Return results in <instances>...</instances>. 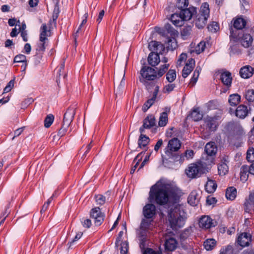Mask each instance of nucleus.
<instances>
[{"label": "nucleus", "mask_w": 254, "mask_h": 254, "mask_svg": "<svg viewBox=\"0 0 254 254\" xmlns=\"http://www.w3.org/2000/svg\"><path fill=\"white\" fill-rule=\"evenodd\" d=\"M164 28L165 32H166L167 33L170 34L171 36L175 35L176 33V31L169 23L166 24Z\"/></svg>", "instance_id": "43"}, {"label": "nucleus", "mask_w": 254, "mask_h": 254, "mask_svg": "<svg viewBox=\"0 0 254 254\" xmlns=\"http://www.w3.org/2000/svg\"><path fill=\"white\" fill-rule=\"evenodd\" d=\"M181 146L180 141L177 138H174L169 141L165 151V156H162L164 163H167L169 159H175L178 156L177 151Z\"/></svg>", "instance_id": "3"}, {"label": "nucleus", "mask_w": 254, "mask_h": 254, "mask_svg": "<svg viewBox=\"0 0 254 254\" xmlns=\"http://www.w3.org/2000/svg\"><path fill=\"white\" fill-rule=\"evenodd\" d=\"M247 168L249 173L254 175V163H252L250 166L247 165Z\"/></svg>", "instance_id": "64"}, {"label": "nucleus", "mask_w": 254, "mask_h": 254, "mask_svg": "<svg viewBox=\"0 0 254 254\" xmlns=\"http://www.w3.org/2000/svg\"><path fill=\"white\" fill-rule=\"evenodd\" d=\"M199 194L195 190L192 191L188 198V203L192 206H196L199 201Z\"/></svg>", "instance_id": "24"}, {"label": "nucleus", "mask_w": 254, "mask_h": 254, "mask_svg": "<svg viewBox=\"0 0 254 254\" xmlns=\"http://www.w3.org/2000/svg\"><path fill=\"white\" fill-rule=\"evenodd\" d=\"M226 160L223 159L218 165V174L220 176L225 175L228 172V166L225 162Z\"/></svg>", "instance_id": "30"}, {"label": "nucleus", "mask_w": 254, "mask_h": 254, "mask_svg": "<svg viewBox=\"0 0 254 254\" xmlns=\"http://www.w3.org/2000/svg\"><path fill=\"white\" fill-rule=\"evenodd\" d=\"M220 80L223 84L228 87L231 86L232 77L231 73L229 71H225L221 73Z\"/></svg>", "instance_id": "23"}, {"label": "nucleus", "mask_w": 254, "mask_h": 254, "mask_svg": "<svg viewBox=\"0 0 254 254\" xmlns=\"http://www.w3.org/2000/svg\"><path fill=\"white\" fill-rule=\"evenodd\" d=\"M164 51L165 47L164 45L160 42L158 46L157 47L156 50L154 51V52L158 55H162Z\"/></svg>", "instance_id": "56"}, {"label": "nucleus", "mask_w": 254, "mask_h": 254, "mask_svg": "<svg viewBox=\"0 0 254 254\" xmlns=\"http://www.w3.org/2000/svg\"><path fill=\"white\" fill-rule=\"evenodd\" d=\"M75 114V108H68L64 115L63 124L66 127H69L74 119Z\"/></svg>", "instance_id": "10"}, {"label": "nucleus", "mask_w": 254, "mask_h": 254, "mask_svg": "<svg viewBox=\"0 0 254 254\" xmlns=\"http://www.w3.org/2000/svg\"><path fill=\"white\" fill-rule=\"evenodd\" d=\"M217 187L216 183L212 180L208 179L205 185V189L208 193L214 192Z\"/></svg>", "instance_id": "28"}, {"label": "nucleus", "mask_w": 254, "mask_h": 254, "mask_svg": "<svg viewBox=\"0 0 254 254\" xmlns=\"http://www.w3.org/2000/svg\"><path fill=\"white\" fill-rule=\"evenodd\" d=\"M140 133L138 140V147L141 148L146 147L150 141V139L148 137L143 134V133Z\"/></svg>", "instance_id": "31"}, {"label": "nucleus", "mask_w": 254, "mask_h": 254, "mask_svg": "<svg viewBox=\"0 0 254 254\" xmlns=\"http://www.w3.org/2000/svg\"><path fill=\"white\" fill-rule=\"evenodd\" d=\"M213 224L214 223H198L199 227L204 229H209L212 226L215 227V225H213Z\"/></svg>", "instance_id": "61"}, {"label": "nucleus", "mask_w": 254, "mask_h": 254, "mask_svg": "<svg viewBox=\"0 0 254 254\" xmlns=\"http://www.w3.org/2000/svg\"><path fill=\"white\" fill-rule=\"evenodd\" d=\"M90 217L97 222H102L105 221V215L102 212L99 207L91 209L90 212Z\"/></svg>", "instance_id": "8"}, {"label": "nucleus", "mask_w": 254, "mask_h": 254, "mask_svg": "<svg viewBox=\"0 0 254 254\" xmlns=\"http://www.w3.org/2000/svg\"><path fill=\"white\" fill-rule=\"evenodd\" d=\"M47 41H40V43L38 45V48L37 49L40 54H43L45 50V44Z\"/></svg>", "instance_id": "60"}, {"label": "nucleus", "mask_w": 254, "mask_h": 254, "mask_svg": "<svg viewBox=\"0 0 254 254\" xmlns=\"http://www.w3.org/2000/svg\"><path fill=\"white\" fill-rule=\"evenodd\" d=\"M248 173L247 165L242 166L240 169V180L241 181L245 182L247 180L249 176Z\"/></svg>", "instance_id": "32"}, {"label": "nucleus", "mask_w": 254, "mask_h": 254, "mask_svg": "<svg viewBox=\"0 0 254 254\" xmlns=\"http://www.w3.org/2000/svg\"><path fill=\"white\" fill-rule=\"evenodd\" d=\"M156 213L155 206L151 203L146 204L143 208V214L147 219L152 218Z\"/></svg>", "instance_id": "14"}, {"label": "nucleus", "mask_w": 254, "mask_h": 254, "mask_svg": "<svg viewBox=\"0 0 254 254\" xmlns=\"http://www.w3.org/2000/svg\"><path fill=\"white\" fill-rule=\"evenodd\" d=\"M247 24V21L241 17H238L232 19L229 25L230 39L235 42L239 41L241 38L240 30L244 28Z\"/></svg>", "instance_id": "2"}, {"label": "nucleus", "mask_w": 254, "mask_h": 254, "mask_svg": "<svg viewBox=\"0 0 254 254\" xmlns=\"http://www.w3.org/2000/svg\"><path fill=\"white\" fill-rule=\"evenodd\" d=\"M209 43L206 41H201L196 47L195 51L197 54L203 52L207 45L209 46Z\"/></svg>", "instance_id": "36"}, {"label": "nucleus", "mask_w": 254, "mask_h": 254, "mask_svg": "<svg viewBox=\"0 0 254 254\" xmlns=\"http://www.w3.org/2000/svg\"><path fill=\"white\" fill-rule=\"evenodd\" d=\"M204 123L209 131H215L218 125L216 117H207L204 119Z\"/></svg>", "instance_id": "13"}, {"label": "nucleus", "mask_w": 254, "mask_h": 254, "mask_svg": "<svg viewBox=\"0 0 254 254\" xmlns=\"http://www.w3.org/2000/svg\"><path fill=\"white\" fill-rule=\"evenodd\" d=\"M225 195L227 199L234 200L237 196V189L234 187L228 188L226 190Z\"/></svg>", "instance_id": "27"}, {"label": "nucleus", "mask_w": 254, "mask_h": 254, "mask_svg": "<svg viewBox=\"0 0 254 254\" xmlns=\"http://www.w3.org/2000/svg\"><path fill=\"white\" fill-rule=\"evenodd\" d=\"M8 212L6 209L4 212L2 214V215L0 217V222H3L6 219L8 218Z\"/></svg>", "instance_id": "62"}, {"label": "nucleus", "mask_w": 254, "mask_h": 254, "mask_svg": "<svg viewBox=\"0 0 254 254\" xmlns=\"http://www.w3.org/2000/svg\"><path fill=\"white\" fill-rule=\"evenodd\" d=\"M216 245V241L214 239H208L204 241L203 246L207 251L212 250Z\"/></svg>", "instance_id": "34"}, {"label": "nucleus", "mask_w": 254, "mask_h": 254, "mask_svg": "<svg viewBox=\"0 0 254 254\" xmlns=\"http://www.w3.org/2000/svg\"><path fill=\"white\" fill-rule=\"evenodd\" d=\"M14 86V80H11L3 89V93H7L11 91Z\"/></svg>", "instance_id": "57"}, {"label": "nucleus", "mask_w": 254, "mask_h": 254, "mask_svg": "<svg viewBox=\"0 0 254 254\" xmlns=\"http://www.w3.org/2000/svg\"><path fill=\"white\" fill-rule=\"evenodd\" d=\"M168 114L166 112H163L161 114L158 122L160 127H164L168 122Z\"/></svg>", "instance_id": "35"}, {"label": "nucleus", "mask_w": 254, "mask_h": 254, "mask_svg": "<svg viewBox=\"0 0 254 254\" xmlns=\"http://www.w3.org/2000/svg\"><path fill=\"white\" fill-rule=\"evenodd\" d=\"M220 220L219 219L211 218L208 215H202L201 217L199 218L198 222H212V221H215L216 222L217 221H219Z\"/></svg>", "instance_id": "39"}, {"label": "nucleus", "mask_w": 254, "mask_h": 254, "mask_svg": "<svg viewBox=\"0 0 254 254\" xmlns=\"http://www.w3.org/2000/svg\"><path fill=\"white\" fill-rule=\"evenodd\" d=\"M250 111L247 106L240 105L235 110V115L240 119H244L247 116Z\"/></svg>", "instance_id": "20"}, {"label": "nucleus", "mask_w": 254, "mask_h": 254, "mask_svg": "<svg viewBox=\"0 0 254 254\" xmlns=\"http://www.w3.org/2000/svg\"><path fill=\"white\" fill-rule=\"evenodd\" d=\"M175 84L173 83H169L166 85H165L163 89V92L164 93H170L172 91H173L175 87Z\"/></svg>", "instance_id": "52"}, {"label": "nucleus", "mask_w": 254, "mask_h": 254, "mask_svg": "<svg viewBox=\"0 0 254 254\" xmlns=\"http://www.w3.org/2000/svg\"><path fill=\"white\" fill-rule=\"evenodd\" d=\"M216 201V199L213 197H208L206 199V202L208 205L213 204L215 203Z\"/></svg>", "instance_id": "63"}, {"label": "nucleus", "mask_w": 254, "mask_h": 254, "mask_svg": "<svg viewBox=\"0 0 254 254\" xmlns=\"http://www.w3.org/2000/svg\"><path fill=\"white\" fill-rule=\"evenodd\" d=\"M54 119L53 115L50 114L48 115L44 120V126L46 127H50L52 124Z\"/></svg>", "instance_id": "45"}, {"label": "nucleus", "mask_w": 254, "mask_h": 254, "mask_svg": "<svg viewBox=\"0 0 254 254\" xmlns=\"http://www.w3.org/2000/svg\"><path fill=\"white\" fill-rule=\"evenodd\" d=\"M176 78V71L170 69L166 74V79L169 82H172Z\"/></svg>", "instance_id": "38"}, {"label": "nucleus", "mask_w": 254, "mask_h": 254, "mask_svg": "<svg viewBox=\"0 0 254 254\" xmlns=\"http://www.w3.org/2000/svg\"><path fill=\"white\" fill-rule=\"evenodd\" d=\"M187 59V55L185 53H182L180 56V57L177 62V66H181L183 62H185Z\"/></svg>", "instance_id": "59"}, {"label": "nucleus", "mask_w": 254, "mask_h": 254, "mask_svg": "<svg viewBox=\"0 0 254 254\" xmlns=\"http://www.w3.org/2000/svg\"><path fill=\"white\" fill-rule=\"evenodd\" d=\"M159 89V87L158 85H156L153 93L152 97L151 98L148 99L142 107V111L143 112H146L154 104L156 99Z\"/></svg>", "instance_id": "18"}, {"label": "nucleus", "mask_w": 254, "mask_h": 254, "mask_svg": "<svg viewBox=\"0 0 254 254\" xmlns=\"http://www.w3.org/2000/svg\"><path fill=\"white\" fill-rule=\"evenodd\" d=\"M143 254H162V249L160 247L158 250L155 251L151 248H147L143 251Z\"/></svg>", "instance_id": "46"}, {"label": "nucleus", "mask_w": 254, "mask_h": 254, "mask_svg": "<svg viewBox=\"0 0 254 254\" xmlns=\"http://www.w3.org/2000/svg\"><path fill=\"white\" fill-rule=\"evenodd\" d=\"M253 201H253L252 199H250V198L249 197V199L246 200V201L245 202L244 204V209L246 212H249L251 210L253 205L252 202Z\"/></svg>", "instance_id": "48"}, {"label": "nucleus", "mask_w": 254, "mask_h": 254, "mask_svg": "<svg viewBox=\"0 0 254 254\" xmlns=\"http://www.w3.org/2000/svg\"><path fill=\"white\" fill-rule=\"evenodd\" d=\"M140 74L142 78L147 80H153L157 77L155 70L149 66H143L141 69Z\"/></svg>", "instance_id": "7"}, {"label": "nucleus", "mask_w": 254, "mask_h": 254, "mask_svg": "<svg viewBox=\"0 0 254 254\" xmlns=\"http://www.w3.org/2000/svg\"><path fill=\"white\" fill-rule=\"evenodd\" d=\"M14 63H24V68H25L27 64L26 62V57L25 55L20 54L16 56L14 58Z\"/></svg>", "instance_id": "40"}, {"label": "nucleus", "mask_w": 254, "mask_h": 254, "mask_svg": "<svg viewBox=\"0 0 254 254\" xmlns=\"http://www.w3.org/2000/svg\"><path fill=\"white\" fill-rule=\"evenodd\" d=\"M51 36V27H48L47 24H42L40 28V41H48V37Z\"/></svg>", "instance_id": "15"}, {"label": "nucleus", "mask_w": 254, "mask_h": 254, "mask_svg": "<svg viewBox=\"0 0 254 254\" xmlns=\"http://www.w3.org/2000/svg\"><path fill=\"white\" fill-rule=\"evenodd\" d=\"M189 117L194 122H197L202 119L203 115L200 113L199 108H196L191 111Z\"/></svg>", "instance_id": "29"}, {"label": "nucleus", "mask_w": 254, "mask_h": 254, "mask_svg": "<svg viewBox=\"0 0 254 254\" xmlns=\"http://www.w3.org/2000/svg\"><path fill=\"white\" fill-rule=\"evenodd\" d=\"M241 101V96L238 94H234L230 95L229 103L231 106H236Z\"/></svg>", "instance_id": "33"}, {"label": "nucleus", "mask_w": 254, "mask_h": 254, "mask_svg": "<svg viewBox=\"0 0 254 254\" xmlns=\"http://www.w3.org/2000/svg\"><path fill=\"white\" fill-rule=\"evenodd\" d=\"M188 0H178L176 5L179 9H181L188 6Z\"/></svg>", "instance_id": "50"}, {"label": "nucleus", "mask_w": 254, "mask_h": 254, "mask_svg": "<svg viewBox=\"0 0 254 254\" xmlns=\"http://www.w3.org/2000/svg\"><path fill=\"white\" fill-rule=\"evenodd\" d=\"M252 241V237L247 233H241L237 238L238 244L242 247L249 246Z\"/></svg>", "instance_id": "11"}, {"label": "nucleus", "mask_w": 254, "mask_h": 254, "mask_svg": "<svg viewBox=\"0 0 254 254\" xmlns=\"http://www.w3.org/2000/svg\"><path fill=\"white\" fill-rule=\"evenodd\" d=\"M195 61L194 59L190 58L189 59L187 63L182 70V76L186 78L190 73L194 67Z\"/></svg>", "instance_id": "17"}, {"label": "nucleus", "mask_w": 254, "mask_h": 254, "mask_svg": "<svg viewBox=\"0 0 254 254\" xmlns=\"http://www.w3.org/2000/svg\"><path fill=\"white\" fill-rule=\"evenodd\" d=\"M245 98L249 102H253L254 101V90H248L245 94Z\"/></svg>", "instance_id": "44"}, {"label": "nucleus", "mask_w": 254, "mask_h": 254, "mask_svg": "<svg viewBox=\"0 0 254 254\" xmlns=\"http://www.w3.org/2000/svg\"><path fill=\"white\" fill-rule=\"evenodd\" d=\"M143 154H144V152H143V151L139 153L134 158L133 162H135L136 161H136L135 164L131 168V170H130V174H133L134 172H135L136 169L137 168V166H138V165L139 164L140 161L142 159V155Z\"/></svg>", "instance_id": "37"}, {"label": "nucleus", "mask_w": 254, "mask_h": 254, "mask_svg": "<svg viewBox=\"0 0 254 254\" xmlns=\"http://www.w3.org/2000/svg\"><path fill=\"white\" fill-rule=\"evenodd\" d=\"M177 245L178 243L175 239L166 238L164 244L165 251L167 253L174 251L177 248Z\"/></svg>", "instance_id": "16"}, {"label": "nucleus", "mask_w": 254, "mask_h": 254, "mask_svg": "<svg viewBox=\"0 0 254 254\" xmlns=\"http://www.w3.org/2000/svg\"><path fill=\"white\" fill-rule=\"evenodd\" d=\"M159 43L160 42L155 41H151L148 44L149 49L152 52H154V51L156 50L157 47L158 46Z\"/></svg>", "instance_id": "55"}, {"label": "nucleus", "mask_w": 254, "mask_h": 254, "mask_svg": "<svg viewBox=\"0 0 254 254\" xmlns=\"http://www.w3.org/2000/svg\"><path fill=\"white\" fill-rule=\"evenodd\" d=\"M204 151L208 156L213 157L217 153V147L214 142H209L205 145Z\"/></svg>", "instance_id": "19"}, {"label": "nucleus", "mask_w": 254, "mask_h": 254, "mask_svg": "<svg viewBox=\"0 0 254 254\" xmlns=\"http://www.w3.org/2000/svg\"><path fill=\"white\" fill-rule=\"evenodd\" d=\"M121 254H127L128 252V245L127 241L122 242L121 244Z\"/></svg>", "instance_id": "53"}, {"label": "nucleus", "mask_w": 254, "mask_h": 254, "mask_svg": "<svg viewBox=\"0 0 254 254\" xmlns=\"http://www.w3.org/2000/svg\"><path fill=\"white\" fill-rule=\"evenodd\" d=\"M88 13H85L84 14V19H83L81 23L80 24L78 30H77V31L76 32V33L74 34V42H75V45H76V42H77V37L78 36V33H79V31L80 30L82 26L83 25H84V24H86V23L87 22V17H88Z\"/></svg>", "instance_id": "41"}, {"label": "nucleus", "mask_w": 254, "mask_h": 254, "mask_svg": "<svg viewBox=\"0 0 254 254\" xmlns=\"http://www.w3.org/2000/svg\"><path fill=\"white\" fill-rule=\"evenodd\" d=\"M207 28L209 31L215 33L219 29V24L216 22L213 21L208 25Z\"/></svg>", "instance_id": "42"}, {"label": "nucleus", "mask_w": 254, "mask_h": 254, "mask_svg": "<svg viewBox=\"0 0 254 254\" xmlns=\"http://www.w3.org/2000/svg\"><path fill=\"white\" fill-rule=\"evenodd\" d=\"M192 29L190 26L185 27L181 31V35L183 36H188L190 35Z\"/></svg>", "instance_id": "51"}, {"label": "nucleus", "mask_w": 254, "mask_h": 254, "mask_svg": "<svg viewBox=\"0 0 254 254\" xmlns=\"http://www.w3.org/2000/svg\"><path fill=\"white\" fill-rule=\"evenodd\" d=\"M96 202L97 204L102 205L105 203L106 198L102 194H97L95 196Z\"/></svg>", "instance_id": "49"}, {"label": "nucleus", "mask_w": 254, "mask_h": 254, "mask_svg": "<svg viewBox=\"0 0 254 254\" xmlns=\"http://www.w3.org/2000/svg\"><path fill=\"white\" fill-rule=\"evenodd\" d=\"M169 64H165L161 66L158 71V75L159 77L162 76L168 70Z\"/></svg>", "instance_id": "54"}, {"label": "nucleus", "mask_w": 254, "mask_h": 254, "mask_svg": "<svg viewBox=\"0 0 254 254\" xmlns=\"http://www.w3.org/2000/svg\"><path fill=\"white\" fill-rule=\"evenodd\" d=\"M186 173L190 178H196L203 174V168L200 164H190L186 170Z\"/></svg>", "instance_id": "6"}, {"label": "nucleus", "mask_w": 254, "mask_h": 254, "mask_svg": "<svg viewBox=\"0 0 254 254\" xmlns=\"http://www.w3.org/2000/svg\"><path fill=\"white\" fill-rule=\"evenodd\" d=\"M209 5L207 3H203L200 8L199 12L198 13L194 20L195 26L199 29L203 28L206 24L207 20L209 16Z\"/></svg>", "instance_id": "5"}, {"label": "nucleus", "mask_w": 254, "mask_h": 254, "mask_svg": "<svg viewBox=\"0 0 254 254\" xmlns=\"http://www.w3.org/2000/svg\"><path fill=\"white\" fill-rule=\"evenodd\" d=\"M68 127H66V126L63 124L61 128L59 129L58 131V136L60 137L64 136L67 131V128H68Z\"/></svg>", "instance_id": "58"}, {"label": "nucleus", "mask_w": 254, "mask_h": 254, "mask_svg": "<svg viewBox=\"0 0 254 254\" xmlns=\"http://www.w3.org/2000/svg\"><path fill=\"white\" fill-rule=\"evenodd\" d=\"M247 159L249 162L254 161V148H249L247 152Z\"/></svg>", "instance_id": "47"}, {"label": "nucleus", "mask_w": 254, "mask_h": 254, "mask_svg": "<svg viewBox=\"0 0 254 254\" xmlns=\"http://www.w3.org/2000/svg\"><path fill=\"white\" fill-rule=\"evenodd\" d=\"M156 126V120L155 117L150 115L147 116L143 121V125L139 128L140 133H144L145 128H150L151 127Z\"/></svg>", "instance_id": "9"}, {"label": "nucleus", "mask_w": 254, "mask_h": 254, "mask_svg": "<svg viewBox=\"0 0 254 254\" xmlns=\"http://www.w3.org/2000/svg\"><path fill=\"white\" fill-rule=\"evenodd\" d=\"M177 204L168 210L166 220L169 222H181L186 220V212L181 209V206Z\"/></svg>", "instance_id": "4"}, {"label": "nucleus", "mask_w": 254, "mask_h": 254, "mask_svg": "<svg viewBox=\"0 0 254 254\" xmlns=\"http://www.w3.org/2000/svg\"><path fill=\"white\" fill-rule=\"evenodd\" d=\"M160 62L159 55L155 52H151L148 57V62L152 66L157 65Z\"/></svg>", "instance_id": "25"}, {"label": "nucleus", "mask_w": 254, "mask_h": 254, "mask_svg": "<svg viewBox=\"0 0 254 254\" xmlns=\"http://www.w3.org/2000/svg\"><path fill=\"white\" fill-rule=\"evenodd\" d=\"M241 40L242 45L245 48H249L252 46L253 39L252 36L250 34H242L241 33V38L239 40Z\"/></svg>", "instance_id": "21"}, {"label": "nucleus", "mask_w": 254, "mask_h": 254, "mask_svg": "<svg viewBox=\"0 0 254 254\" xmlns=\"http://www.w3.org/2000/svg\"><path fill=\"white\" fill-rule=\"evenodd\" d=\"M181 10L180 13L184 21L189 20L196 13V8L193 6L190 7L188 8L185 7Z\"/></svg>", "instance_id": "12"}, {"label": "nucleus", "mask_w": 254, "mask_h": 254, "mask_svg": "<svg viewBox=\"0 0 254 254\" xmlns=\"http://www.w3.org/2000/svg\"><path fill=\"white\" fill-rule=\"evenodd\" d=\"M170 20L172 23L174 24L176 26H182L184 25V20L182 19V17L180 14V13H174L172 14Z\"/></svg>", "instance_id": "26"}, {"label": "nucleus", "mask_w": 254, "mask_h": 254, "mask_svg": "<svg viewBox=\"0 0 254 254\" xmlns=\"http://www.w3.org/2000/svg\"><path fill=\"white\" fill-rule=\"evenodd\" d=\"M182 194V190L177 187L157 182L150 189L149 198L150 201H154L160 205L170 206L178 203Z\"/></svg>", "instance_id": "1"}, {"label": "nucleus", "mask_w": 254, "mask_h": 254, "mask_svg": "<svg viewBox=\"0 0 254 254\" xmlns=\"http://www.w3.org/2000/svg\"><path fill=\"white\" fill-rule=\"evenodd\" d=\"M253 74V67L249 65L242 67L240 70V75L243 78H250Z\"/></svg>", "instance_id": "22"}]
</instances>
